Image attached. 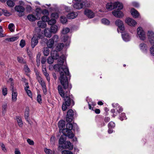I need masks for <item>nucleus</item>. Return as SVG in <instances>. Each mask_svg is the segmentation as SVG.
<instances>
[{
	"label": "nucleus",
	"instance_id": "obj_60",
	"mask_svg": "<svg viewBox=\"0 0 154 154\" xmlns=\"http://www.w3.org/2000/svg\"><path fill=\"white\" fill-rule=\"evenodd\" d=\"M150 50L151 54L154 56V45L150 48Z\"/></svg>",
	"mask_w": 154,
	"mask_h": 154
},
{
	"label": "nucleus",
	"instance_id": "obj_53",
	"mask_svg": "<svg viewBox=\"0 0 154 154\" xmlns=\"http://www.w3.org/2000/svg\"><path fill=\"white\" fill-rule=\"evenodd\" d=\"M25 45V42L24 40L22 39L21 40L20 44V46L22 48H23Z\"/></svg>",
	"mask_w": 154,
	"mask_h": 154
},
{
	"label": "nucleus",
	"instance_id": "obj_17",
	"mask_svg": "<svg viewBox=\"0 0 154 154\" xmlns=\"http://www.w3.org/2000/svg\"><path fill=\"white\" fill-rule=\"evenodd\" d=\"M51 54L52 57L54 60L58 59V60L60 57H59V54L57 51H51Z\"/></svg>",
	"mask_w": 154,
	"mask_h": 154
},
{
	"label": "nucleus",
	"instance_id": "obj_64",
	"mask_svg": "<svg viewBox=\"0 0 154 154\" xmlns=\"http://www.w3.org/2000/svg\"><path fill=\"white\" fill-rule=\"evenodd\" d=\"M25 85L26 86V87L24 88V89L25 91H26V90H28V89L29 88V86L28 85V83H26L25 84Z\"/></svg>",
	"mask_w": 154,
	"mask_h": 154
},
{
	"label": "nucleus",
	"instance_id": "obj_13",
	"mask_svg": "<svg viewBox=\"0 0 154 154\" xmlns=\"http://www.w3.org/2000/svg\"><path fill=\"white\" fill-rule=\"evenodd\" d=\"M125 22L128 25L131 26H134L137 24V22L134 20L130 18H127Z\"/></svg>",
	"mask_w": 154,
	"mask_h": 154
},
{
	"label": "nucleus",
	"instance_id": "obj_4",
	"mask_svg": "<svg viewBox=\"0 0 154 154\" xmlns=\"http://www.w3.org/2000/svg\"><path fill=\"white\" fill-rule=\"evenodd\" d=\"M106 9L109 10H112L118 8L117 10H115L112 12L113 14L116 17L118 18H121L123 17V14L120 11L123 8V5L122 3L119 2H116L113 3H108L106 4Z\"/></svg>",
	"mask_w": 154,
	"mask_h": 154
},
{
	"label": "nucleus",
	"instance_id": "obj_46",
	"mask_svg": "<svg viewBox=\"0 0 154 154\" xmlns=\"http://www.w3.org/2000/svg\"><path fill=\"white\" fill-rule=\"evenodd\" d=\"M34 35H36L37 37V39H42L44 37V35L43 34V33H38L37 34H35Z\"/></svg>",
	"mask_w": 154,
	"mask_h": 154
},
{
	"label": "nucleus",
	"instance_id": "obj_12",
	"mask_svg": "<svg viewBox=\"0 0 154 154\" xmlns=\"http://www.w3.org/2000/svg\"><path fill=\"white\" fill-rule=\"evenodd\" d=\"M38 43L37 37L36 35H34L31 39V45L33 48L36 46Z\"/></svg>",
	"mask_w": 154,
	"mask_h": 154
},
{
	"label": "nucleus",
	"instance_id": "obj_28",
	"mask_svg": "<svg viewBox=\"0 0 154 154\" xmlns=\"http://www.w3.org/2000/svg\"><path fill=\"white\" fill-rule=\"evenodd\" d=\"M17 93L16 91L12 92V100L13 102L16 101L17 100Z\"/></svg>",
	"mask_w": 154,
	"mask_h": 154
},
{
	"label": "nucleus",
	"instance_id": "obj_2",
	"mask_svg": "<svg viewBox=\"0 0 154 154\" xmlns=\"http://www.w3.org/2000/svg\"><path fill=\"white\" fill-rule=\"evenodd\" d=\"M72 88L71 84H68V87L66 89L63 88L62 86L59 85L58 86L57 89L60 96L63 98L64 102H63L62 109L63 111H66L67 107L70 105L73 106L74 105L73 101L74 97L72 95H69L70 90Z\"/></svg>",
	"mask_w": 154,
	"mask_h": 154
},
{
	"label": "nucleus",
	"instance_id": "obj_32",
	"mask_svg": "<svg viewBox=\"0 0 154 154\" xmlns=\"http://www.w3.org/2000/svg\"><path fill=\"white\" fill-rule=\"evenodd\" d=\"M16 119L17 122V123L20 127H22V126L23 123L22 119L19 116H17L16 117Z\"/></svg>",
	"mask_w": 154,
	"mask_h": 154
},
{
	"label": "nucleus",
	"instance_id": "obj_36",
	"mask_svg": "<svg viewBox=\"0 0 154 154\" xmlns=\"http://www.w3.org/2000/svg\"><path fill=\"white\" fill-rule=\"evenodd\" d=\"M61 22L63 24L66 23L67 22L66 18L64 16H62L60 17Z\"/></svg>",
	"mask_w": 154,
	"mask_h": 154
},
{
	"label": "nucleus",
	"instance_id": "obj_31",
	"mask_svg": "<svg viewBox=\"0 0 154 154\" xmlns=\"http://www.w3.org/2000/svg\"><path fill=\"white\" fill-rule=\"evenodd\" d=\"M7 5L10 7H13L15 5V3L11 0H8L7 2Z\"/></svg>",
	"mask_w": 154,
	"mask_h": 154
},
{
	"label": "nucleus",
	"instance_id": "obj_52",
	"mask_svg": "<svg viewBox=\"0 0 154 154\" xmlns=\"http://www.w3.org/2000/svg\"><path fill=\"white\" fill-rule=\"evenodd\" d=\"M56 140V137L54 136H52L50 138V142L52 144H54L55 143Z\"/></svg>",
	"mask_w": 154,
	"mask_h": 154
},
{
	"label": "nucleus",
	"instance_id": "obj_7",
	"mask_svg": "<svg viewBox=\"0 0 154 154\" xmlns=\"http://www.w3.org/2000/svg\"><path fill=\"white\" fill-rule=\"evenodd\" d=\"M74 115V112L72 109H70L67 111L66 116L67 122L70 123L72 121Z\"/></svg>",
	"mask_w": 154,
	"mask_h": 154
},
{
	"label": "nucleus",
	"instance_id": "obj_63",
	"mask_svg": "<svg viewBox=\"0 0 154 154\" xmlns=\"http://www.w3.org/2000/svg\"><path fill=\"white\" fill-rule=\"evenodd\" d=\"M110 120V118L108 117H106L104 119V121L106 123H107Z\"/></svg>",
	"mask_w": 154,
	"mask_h": 154
},
{
	"label": "nucleus",
	"instance_id": "obj_16",
	"mask_svg": "<svg viewBox=\"0 0 154 154\" xmlns=\"http://www.w3.org/2000/svg\"><path fill=\"white\" fill-rule=\"evenodd\" d=\"M42 67V70L43 74L46 77L47 81L48 82H49L50 80V78L49 76V74L47 72L45 66H43Z\"/></svg>",
	"mask_w": 154,
	"mask_h": 154
},
{
	"label": "nucleus",
	"instance_id": "obj_43",
	"mask_svg": "<svg viewBox=\"0 0 154 154\" xmlns=\"http://www.w3.org/2000/svg\"><path fill=\"white\" fill-rule=\"evenodd\" d=\"M54 60L52 57H49L47 59V62L49 64H52Z\"/></svg>",
	"mask_w": 154,
	"mask_h": 154
},
{
	"label": "nucleus",
	"instance_id": "obj_9",
	"mask_svg": "<svg viewBox=\"0 0 154 154\" xmlns=\"http://www.w3.org/2000/svg\"><path fill=\"white\" fill-rule=\"evenodd\" d=\"M148 38L151 44H154V33L151 31H148L147 33Z\"/></svg>",
	"mask_w": 154,
	"mask_h": 154
},
{
	"label": "nucleus",
	"instance_id": "obj_6",
	"mask_svg": "<svg viewBox=\"0 0 154 154\" xmlns=\"http://www.w3.org/2000/svg\"><path fill=\"white\" fill-rule=\"evenodd\" d=\"M15 11L18 13V16L19 17H22L25 15L24 11L25 8L20 5H16L14 7Z\"/></svg>",
	"mask_w": 154,
	"mask_h": 154
},
{
	"label": "nucleus",
	"instance_id": "obj_25",
	"mask_svg": "<svg viewBox=\"0 0 154 154\" xmlns=\"http://www.w3.org/2000/svg\"><path fill=\"white\" fill-rule=\"evenodd\" d=\"M54 42L52 39H50L48 41L47 43V46L49 48H53L54 45Z\"/></svg>",
	"mask_w": 154,
	"mask_h": 154
},
{
	"label": "nucleus",
	"instance_id": "obj_3",
	"mask_svg": "<svg viewBox=\"0 0 154 154\" xmlns=\"http://www.w3.org/2000/svg\"><path fill=\"white\" fill-rule=\"evenodd\" d=\"M65 121L63 120H60L58 123V126L59 128L60 131L63 133V135L67 136L69 138H73L74 135L72 132L73 125L72 123L68 122L66 125V128H63L65 126Z\"/></svg>",
	"mask_w": 154,
	"mask_h": 154
},
{
	"label": "nucleus",
	"instance_id": "obj_26",
	"mask_svg": "<svg viewBox=\"0 0 154 154\" xmlns=\"http://www.w3.org/2000/svg\"><path fill=\"white\" fill-rule=\"evenodd\" d=\"M28 19L31 21H34L37 19L36 17L32 14H29L27 16Z\"/></svg>",
	"mask_w": 154,
	"mask_h": 154
},
{
	"label": "nucleus",
	"instance_id": "obj_33",
	"mask_svg": "<svg viewBox=\"0 0 154 154\" xmlns=\"http://www.w3.org/2000/svg\"><path fill=\"white\" fill-rule=\"evenodd\" d=\"M64 45L63 43L58 44L56 47V49L58 51H60L63 48Z\"/></svg>",
	"mask_w": 154,
	"mask_h": 154
},
{
	"label": "nucleus",
	"instance_id": "obj_22",
	"mask_svg": "<svg viewBox=\"0 0 154 154\" xmlns=\"http://www.w3.org/2000/svg\"><path fill=\"white\" fill-rule=\"evenodd\" d=\"M37 24L39 27L42 28H45L46 26V23L45 21H39L37 22Z\"/></svg>",
	"mask_w": 154,
	"mask_h": 154
},
{
	"label": "nucleus",
	"instance_id": "obj_42",
	"mask_svg": "<svg viewBox=\"0 0 154 154\" xmlns=\"http://www.w3.org/2000/svg\"><path fill=\"white\" fill-rule=\"evenodd\" d=\"M119 119L121 121H123L124 119H127L125 113H121Z\"/></svg>",
	"mask_w": 154,
	"mask_h": 154
},
{
	"label": "nucleus",
	"instance_id": "obj_49",
	"mask_svg": "<svg viewBox=\"0 0 154 154\" xmlns=\"http://www.w3.org/2000/svg\"><path fill=\"white\" fill-rule=\"evenodd\" d=\"M51 17L52 18H57L58 17L59 15L58 13L57 12H54L51 14Z\"/></svg>",
	"mask_w": 154,
	"mask_h": 154
},
{
	"label": "nucleus",
	"instance_id": "obj_58",
	"mask_svg": "<svg viewBox=\"0 0 154 154\" xmlns=\"http://www.w3.org/2000/svg\"><path fill=\"white\" fill-rule=\"evenodd\" d=\"M27 143L30 145H33L34 144V142L30 139H28L27 140Z\"/></svg>",
	"mask_w": 154,
	"mask_h": 154
},
{
	"label": "nucleus",
	"instance_id": "obj_14",
	"mask_svg": "<svg viewBox=\"0 0 154 154\" xmlns=\"http://www.w3.org/2000/svg\"><path fill=\"white\" fill-rule=\"evenodd\" d=\"M85 14L88 18H91L94 17V13L91 10L87 9L84 11Z\"/></svg>",
	"mask_w": 154,
	"mask_h": 154
},
{
	"label": "nucleus",
	"instance_id": "obj_54",
	"mask_svg": "<svg viewBox=\"0 0 154 154\" xmlns=\"http://www.w3.org/2000/svg\"><path fill=\"white\" fill-rule=\"evenodd\" d=\"M62 154H73L72 152L69 150H64L62 152Z\"/></svg>",
	"mask_w": 154,
	"mask_h": 154
},
{
	"label": "nucleus",
	"instance_id": "obj_19",
	"mask_svg": "<svg viewBox=\"0 0 154 154\" xmlns=\"http://www.w3.org/2000/svg\"><path fill=\"white\" fill-rule=\"evenodd\" d=\"M122 37L123 40L126 42L129 41L130 39V37L127 33H122Z\"/></svg>",
	"mask_w": 154,
	"mask_h": 154
},
{
	"label": "nucleus",
	"instance_id": "obj_48",
	"mask_svg": "<svg viewBox=\"0 0 154 154\" xmlns=\"http://www.w3.org/2000/svg\"><path fill=\"white\" fill-rule=\"evenodd\" d=\"M51 39H52L54 42H57L58 41L59 37L57 35H55Z\"/></svg>",
	"mask_w": 154,
	"mask_h": 154
},
{
	"label": "nucleus",
	"instance_id": "obj_51",
	"mask_svg": "<svg viewBox=\"0 0 154 154\" xmlns=\"http://www.w3.org/2000/svg\"><path fill=\"white\" fill-rule=\"evenodd\" d=\"M2 11L4 13V15L6 16H9L11 15V13L8 12L7 10H2Z\"/></svg>",
	"mask_w": 154,
	"mask_h": 154
},
{
	"label": "nucleus",
	"instance_id": "obj_10",
	"mask_svg": "<svg viewBox=\"0 0 154 154\" xmlns=\"http://www.w3.org/2000/svg\"><path fill=\"white\" fill-rule=\"evenodd\" d=\"M115 23L120 30L123 31L125 30L124 26L122 20L120 19L117 20L115 22Z\"/></svg>",
	"mask_w": 154,
	"mask_h": 154
},
{
	"label": "nucleus",
	"instance_id": "obj_44",
	"mask_svg": "<svg viewBox=\"0 0 154 154\" xmlns=\"http://www.w3.org/2000/svg\"><path fill=\"white\" fill-rule=\"evenodd\" d=\"M49 20V18L47 16H44L42 17V21L46 22H48V21Z\"/></svg>",
	"mask_w": 154,
	"mask_h": 154
},
{
	"label": "nucleus",
	"instance_id": "obj_56",
	"mask_svg": "<svg viewBox=\"0 0 154 154\" xmlns=\"http://www.w3.org/2000/svg\"><path fill=\"white\" fill-rule=\"evenodd\" d=\"M7 88H4L2 89V94L4 96H6L7 94Z\"/></svg>",
	"mask_w": 154,
	"mask_h": 154
},
{
	"label": "nucleus",
	"instance_id": "obj_35",
	"mask_svg": "<svg viewBox=\"0 0 154 154\" xmlns=\"http://www.w3.org/2000/svg\"><path fill=\"white\" fill-rule=\"evenodd\" d=\"M44 151L46 154H54V151L53 152L50 149L45 148Z\"/></svg>",
	"mask_w": 154,
	"mask_h": 154
},
{
	"label": "nucleus",
	"instance_id": "obj_24",
	"mask_svg": "<svg viewBox=\"0 0 154 154\" xmlns=\"http://www.w3.org/2000/svg\"><path fill=\"white\" fill-rule=\"evenodd\" d=\"M140 49L143 52H146V51L147 47L144 43L140 44Z\"/></svg>",
	"mask_w": 154,
	"mask_h": 154
},
{
	"label": "nucleus",
	"instance_id": "obj_45",
	"mask_svg": "<svg viewBox=\"0 0 154 154\" xmlns=\"http://www.w3.org/2000/svg\"><path fill=\"white\" fill-rule=\"evenodd\" d=\"M14 26V25L12 23H10L8 25V28L11 32H12L14 31V29L13 28Z\"/></svg>",
	"mask_w": 154,
	"mask_h": 154
},
{
	"label": "nucleus",
	"instance_id": "obj_47",
	"mask_svg": "<svg viewBox=\"0 0 154 154\" xmlns=\"http://www.w3.org/2000/svg\"><path fill=\"white\" fill-rule=\"evenodd\" d=\"M69 31V29L68 28L63 29L62 31V33L63 34H66Z\"/></svg>",
	"mask_w": 154,
	"mask_h": 154
},
{
	"label": "nucleus",
	"instance_id": "obj_21",
	"mask_svg": "<svg viewBox=\"0 0 154 154\" xmlns=\"http://www.w3.org/2000/svg\"><path fill=\"white\" fill-rule=\"evenodd\" d=\"M44 34L48 38H50L51 36V32L50 29L46 28L44 30Z\"/></svg>",
	"mask_w": 154,
	"mask_h": 154
},
{
	"label": "nucleus",
	"instance_id": "obj_40",
	"mask_svg": "<svg viewBox=\"0 0 154 154\" xmlns=\"http://www.w3.org/2000/svg\"><path fill=\"white\" fill-rule=\"evenodd\" d=\"M19 36H16L9 38H8L7 39H8V41L10 42H14L17 40L19 38Z\"/></svg>",
	"mask_w": 154,
	"mask_h": 154
},
{
	"label": "nucleus",
	"instance_id": "obj_23",
	"mask_svg": "<svg viewBox=\"0 0 154 154\" xmlns=\"http://www.w3.org/2000/svg\"><path fill=\"white\" fill-rule=\"evenodd\" d=\"M78 14L75 12H72L69 14L67 15V17L68 19H73L75 18L77 16Z\"/></svg>",
	"mask_w": 154,
	"mask_h": 154
},
{
	"label": "nucleus",
	"instance_id": "obj_62",
	"mask_svg": "<svg viewBox=\"0 0 154 154\" xmlns=\"http://www.w3.org/2000/svg\"><path fill=\"white\" fill-rule=\"evenodd\" d=\"M132 5L133 6L135 7H138L139 6V3L135 2H133L132 3Z\"/></svg>",
	"mask_w": 154,
	"mask_h": 154
},
{
	"label": "nucleus",
	"instance_id": "obj_37",
	"mask_svg": "<svg viewBox=\"0 0 154 154\" xmlns=\"http://www.w3.org/2000/svg\"><path fill=\"white\" fill-rule=\"evenodd\" d=\"M48 48H44L43 51L44 54L45 56H47L49 53L50 50Z\"/></svg>",
	"mask_w": 154,
	"mask_h": 154
},
{
	"label": "nucleus",
	"instance_id": "obj_34",
	"mask_svg": "<svg viewBox=\"0 0 154 154\" xmlns=\"http://www.w3.org/2000/svg\"><path fill=\"white\" fill-rule=\"evenodd\" d=\"M29 116V109L28 107H26L25 112V118H27Z\"/></svg>",
	"mask_w": 154,
	"mask_h": 154
},
{
	"label": "nucleus",
	"instance_id": "obj_27",
	"mask_svg": "<svg viewBox=\"0 0 154 154\" xmlns=\"http://www.w3.org/2000/svg\"><path fill=\"white\" fill-rule=\"evenodd\" d=\"M50 30L51 32L55 33L58 30L57 26L56 25H52Z\"/></svg>",
	"mask_w": 154,
	"mask_h": 154
},
{
	"label": "nucleus",
	"instance_id": "obj_57",
	"mask_svg": "<svg viewBox=\"0 0 154 154\" xmlns=\"http://www.w3.org/2000/svg\"><path fill=\"white\" fill-rule=\"evenodd\" d=\"M41 96L40 94H38L37 97V101L39 103H42Z\"/></svg>",
	"mask_w": 154,
	"mask_h": 154
},
{
	"label": "nucleus",
	"instance_id": "obj_15",
	"mask_svg": "<svg viewBox=\"0 0 154 154\" xmlns=\"http://www.w3.org/2000/svg\"><path fill=\"white\" fill-rule=\"evenodd\" d=\"M36 12L37 13L36 15L41 13L43 15H48L49 14V12L48 10L44 9L42 10L40 8H37L36 9Z\"/></svg>",
	"mask_w": 154,
	"mask_h": 154
},
{
	"label": "nucleus",
	"instance_id": "obj_20",
	"mask_svg": "<svg viewBox=\"0 0 154 154\" xmlns=\"http://www.w3.org/2000/svg\"><path fill=\"white\" fill-rule=\"evenodd\" d=\"M66 136H65L64 135H62L60 136L59 140V143L60 144H63L64 145V144L66 142ZM67 137L68 136H67Z\"/></svg>",
	"mask_w": 154,
	"mask_h": 154
},
{
	"label": "nucleus",
	"instance_id": "obj_29",
	"mask_svg": "<svg viewBox=\"0 0 154 154\" xmlns=\"http://www.w3.org/2000/svg\"><path fill=\"white\" fill-rule=\"evenodd\" d=\"M7 103H5L2 106V115L5 116L6 113L7 109Z\"/></svg>",
	"mask_w": 154,
	"mask_h": 154
},
{
	"label": "nucleus",
	"instance_id": "obj_11",
	"mask_svg": "<svg viewBox=\"0 0 154 154\" xmlns=\"http://www.w3.org/2000/svg\"><path fill=\"white\" fill-rule=\"evenodd\" d=\"M63 149H68L71 150L73 148V145H72L69 141H66L64 144L61 146Z\"/></svg>",
	"mask_w": 154,
	"mask_h": 154
},
{
	"label": "nucleus",
	"instance_id": "obj_50",
	"mask_svg": "<svg viewBox=\"0 0 154 154\" xmlns=\"http://www.w3.org/2000/svg\"><path fill=\"white\" fill-rule=\"evenodd\" d=\"M17 60L20 63H24L26 62L24 61L23 59L21 57H17Z\"/></svg>",
	"mask_w": 154,
	"mask_h": 154
},
{
	"label": "nucleus",
	"instance_id": "obj_61",
	"mask_svg": "<svg viewBox=\"0 0 154 154\" xmlns=\"http://www.w3.org/2000/svg\"><path fill=\"white\" fill-rule=\"evenodd\" d=\"M2 149L3 151L4 152H6L7 151L6 148L5 147V145L3 143H2L1 144Z\"/></svg>",
	"mask_w": 154,
	"mask_h": 154
},
{
	"label": "nucleus",
	"instance_id": "obj_1",
	"mask_svg": "<svg viewBox=\"0 0 154 154\" xmlns=\"http://www.w3.org/2000/svg\"><path fill=\"white\" fill-rule=\"evenodd\" d=\"M65 60V56L62 55L58 60V64L54 66V68L58 70L60 74L59 80L63 88L66 89L68 87V80L70 79L71 75L67 65L63 64Z\"/></svg>",
	"mask_w": 154,
	"mask_h": 154
},
{
	"label": "nucleus",
	"instance_id": "obj_5",
	"mask_svg": "<svg viewBox=\"0 0 154 154\" xmlns=\"http://www.w3.org/2000/svg\"><path fill=\"white\" fill-rule=\"evenodd\" d=\"M88 5H89L88 2L87 1L85 0L82 2H75L73 5V7L75 9L79 10L82 8L84 5L85 7H88Z\"/></svg>",
	"mask_w": 154,
	"mask_h": 154
},
{
	"label": "nucleus",
	"instance_id": "obj_38",
	"mask_svg": "<svg viewBox=\"0 0 154 154\" xmlns=\"http://www.w3.org/2000/svg\"><path fill=\"white\" fill-rule=\"evenodd\" d=\"M56 20L54 19H52L50 20L49 19L48 21V23L50 25H53L56 23Z\"/></svg>",
	"mask_w": 154,
	"mask_h": 154
},
{
	"label": "nucleus",
	"instance_id": "obj_39",
	"mask_svg": "<svg viewBox=\"0 0 154 154\" xmlns=\"http://www.w3.org/2000/svg\"><path fill=\"white\" fill-rule=\"evenodd\" d=\"M115 126V123L111 121L108 124V127L109 128H113Z\"/></svg>",
	"mask_w": 154,
	"mask_h": 154
},
{
	"label": "nucleus",
	"instance_id": "obj_55",
	"mask_svg": "<svg viewBox=\"0 0 154 154\" xmlns=\"http://www.w3.org/2000/svg\"><path fill=\"white\" fill-rule=\"evenodd\" d=\"M24 69L26 72L28 73L30 72V69H29L28 66L26 65H24Z\"/></svg>",
	"mask_w": 154,
	"mask_h": 154
},
{
	"label": "nucleus",
	"instance_id": "obj_30",
	"mask_svg": "<svg viewBox=\"0 0 154 154\" xmlns=\"http://www.w3.org/2000/svg\"><path fill=\"white\" fill-rule=\"evenodd\" d=\"M9 81L10 82V89L12 92L15 91L14 88V83L13 81V79L12 78H10Z\"/></svg>",
	"mask_w": 154,
	"mask_h": 154
},
{
	"label": "nucleus",
	"instance_id": "obj_18",
	"mask_svg": "<svg viewBox=\"0 0 154 154\" xmlns=\"http://www.w3.org/2000/svg\"><path fill=\"white\" fill-rule=\"evenodd\" d=\"M131 12L132 15L135 18L138 17L139 15L138 12L134 8H132L131 9Z\"/></svg>",
	"mask_w": 154,
	"mask_h": 154
},
{
	"label": "nucleus",
	"instance_id": "obj_59",
	"mask_svg": "<svg viewBox=\"0 0 154 154\" xmlns=\"http://www.w3.org/2000/svg\"><path fill=\"white\" fill-rule=\"evenodd\" d=\"M28 95L31 98H32V94L31 91L30 90H28L26 91Z\"/></svg>",
	"mask_w": 154,
	"mask_h": 154
},
{
	"label": "nucleus",
	"instance_id": "obj_41",
	"mask_svg": "<svg viewBox=\"0 0 154 154\" xmlns=\"http://www.w3.org/2000/svg\"><path fill=\"white\" fill-rule=\"evenodd\" d=\"M101 22L103 24L106 25H109L110 23L109 21L105 18L101 20Z\"/></svg>",
	"mask_w": 154,
	"mask_h": 154
},
{
	"label": "nucleus",
	"instance_id": "obj_8",
	"mask_svg": "<svg viewBox=\"0 0 154 154\" xmlns=\"http://www.w3.org/2000/svg\"><path fill=\"white\" fill-rule=\"evenodd\" d=\"M138 35L141 40H144L145 39V35L144 32L142 28L139 27L137 29Z\"/></svg>",
	"mask_w": 154,
	"mask_h": 154
}]
</instances>
